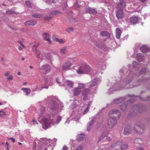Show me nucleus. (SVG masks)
<instances>
[{"instance_id":"42","label":"nucleus","mask_w":150,"mask_h":150,"mask_svg":"<svg viewBox=\"0 0 150 150\" xmlns=\"http://www.w3.org/2000/svg\"><path fill=\"white\" fill-rule=\"evenodd\" d=\"M5 115V112L3 111H0V117H4Z\"/></svg>"},{"instance_id":"38","label":"nucleus","mask_w":150,"mask_h":150,"mask_svg":"<svg viewBox=\"0 0 150 150\" xmlns=\"http://www.w3.org/2000/svg\"><path fill=\"white\" fill-rule=\"evenodd\" d=\"M74 30V29L72 27H71L68 29H67L66 30V31L67 32H68L69 33L71 31H73Z\"/></svg>"},{"instance_id":"54","label":"nucleus","mask_w":150,"mask_h":150,"mask_svg":"<svg viewBox=\"0 0 150 150\" xmlns=\"http://www.w3.org/2000/svg\"><path fill=\"white\" fill-rule=\"evenodd\" d=\"M39 45V43H38L37 44H34L33 45V47H35V49H37V47H38Z\"/></svg>"},{"instance_id":"34","label":"nucleus","mask_w":150,"mask_h":150,"mask_svg":"<svg viewBox=\"0 0 150 150\" xmlns=\"http://www.w3.org/2000/svg\"><path fill=\"white\" fill-rule=\"evenodd\" d=\"M115 124V122H108V127L111 128L113 127Z\"/></svg>"},{"instance_id":"59","label":"nucleus","mask_w":150,"mask_h":150,"mask_svg":"<svg viewBox=\"0 0 150 150\" xmlns=\"http://www.w3.org/2000/svg\"><path fill=\"white\" fill-rule=\"evenodd\" d=\"M107 140L108 141H110L111 140V139L110 137H108L107 138Z\"/></svg>"},{"instance_id":"11","label":"nucleus","mask_w":150,"mask_h":150,"mask_svg":"<svg viewBox=\"0 0 150 150\" xmlns=\"http://www.w3.org/2000/svg\"><path fill=\"white\" fill-rule=\"evenodd\" d=\"M138 18L135 16H133L130 18L129 21L131 24H135L137 23L138 22Z\"/></svg>"},{"instance_id":"55","label":"nucleus","mask_w":150,"mask_h":150,"mask_svg":"<svg viewBox=\"0 0 150 150\" xmlns=\"http://www.w3.org/2000/svg\"><path fill=\"white\" fill-rule=\"evenodd\" d=\"M56 81L59 84H61V83L59 81V78H57L56 79Z\"/></svg>"},{"instance_id":"49","label":"nucleus","mask_w":150,"mask_h":150,"mask_svg":"<svg viewBox=\"0 0 150 150\" xmlns=\"http://www.w3.org/2000/svg\"><path fill=\"white\" fill-rule=\"evenodd\" d=\"M61 117L60 116H58L57 120L56 122H59L61 120Z\"/></svg>"},{"instance_id":"32","label":"nucleus","mask_w":150,"mask_h":150,"mask_svg":"<svg viewBox=\"0 0 150 150\" xmlns=\"http://www.w3.org/2000/svg\"><path fill=\"white\" fill-rule=\"evenodd\" d=\"M52 143L51 144L50 146H48L47 147L45 148L44 150H52L53 148L52 145Z\"/></svg>"},{"instance_id":"21","label":"nucleus","mask_w":150,"mask_h":150,"mask_svg":"<svg viewBox=\"0 0 150 150\" xmlns=\"http://www.w3.org/2000/svg\"><path fill=\"white\" fill-rule=\"evenodd\" d=\"M96 84V80H94L91 81V83H88L87 85L90 88L92 87L95 86Z\"/></svg>"},{"instance_id":"13","label":"nucleus","mask_w":150,"mask_h":150,"mask_svg":"<svg viewBox=\"0 0 150 150\" xmlns=\"http://www.w3.org/2000/svg\"><path fill=\"white\" fill-rule=\"evenodd\" d=\"M44 39L49 44H51L52 42L50 38V35L49 34L47 33H43L42 34Z\"/></svg>"},{"instance_id":"45","label":"nucleus","mask_w":150,"mask_h":150,"mask_svg":"<svg viewBox=\"0 0 150 150\" xmlns=\"http://www.w3.org/2000/svg\"><path fill=\"white\" fill-rule=\"evenodd\" d=\"M89 105H88L87 107L84 111V114H86V113L89 111Z\"/></svg>"},{"instance_id":"53","label":"nucleus","mask_w":150,"mask_h":150,"mask_svg":"<svg viewBox=\"0 0 150 150\" xmlns=\"http://www.w3.org/2000/svg\"><path fill=\"white\" fill-rule=\"evenodd\" d=\"M138 107H139L137 105H134L132 107V108L133 109H135L136 110H137L138 108Z\"/></svg>"},{"instance_id":"35","label":"nucleus","mask_w":150,"mask_h":150,"mask_svg":"<svg viewBox=\"0 0 150 150\" xmlns=\"http://www.w3.org/2000/svg\"><path fill=\"white\" fill-rule=\"evenodd\" d=\"M26 6L29 8H31L32 7L31 4L30 2L28 1H25V2Z\"/></svg>"},{"instance_id":"62","label":"nucleus","mask_w":150,"mask_h":150,"mask_svg":"<svg viewBox=\"0 0 150 150\" xmlns=\"http://www.w3.org/2000/svg\"><path fill=\"white\" fill-rule=\"evenodd\" d=\"M87 130L88 131H89L90 129V128H89V127L88 126L87 127Z\"/></svg>"},{"instance_id":"10","label":"nucleus","mask_w":150,"mask_h":150,"mask_svg":"<svg viewBox=\"0 0 150 150\" xmlns=\"http://www.w3.org/2000/svg\"><path fill=\"white\" fill-rule=\"evenodd\" d=\"M37 23V21L34 20H31L26 21L25 23V25L27 26H33Z\"/></svg>"},{"instance_id":"20","label":"nucleus","mask_w":150,"mask_h":150,"mask_svg":"<svg viewBox=\"0 0 150 150\" xmlns=\"http://www.w3.org/2000/svg\"><path fill=\"white\" fill-rule=\"evenodd\" d=\"M68 52L67 47H64L62 48L60 50V52L62 54H65Z\"/></svg>"},{"instance_id":"33","label":"nucleus","mask_w":150,"mask_h":150,"mask_svg":"<svg viewBox=\"0 0 150 150\" xmlns=\"http://www.w3.org/2000/svg\"><path fill=\"white\" fill-rule=\"evenodd\" d=\"M55 40L56 42H58L60 43L63 44L65 42V41L63 40L62 39H59L56 38H55Z\"/></svg>"},{"instance_id":"7","label":"nucleus","mask_w":150,"mask_h":150,"mask_svg":"<svg viewBox=\"0 0 150 150\" xmlns=\"http://www.w3.org/2000/svg\"><path fill=\"white\" fill-rule=\"evenodd\" d=\"M72 65V64L70 62H66L63 64L62 69L63 70H67Z\"/></svg>"},{"instance_id":"25","label":"nucleus","mask_w":150,"mask_h":150,"mask_svg":"<svg viewBox=\"0 0 150 150\" xmlns=\"http://www.w3.org/2000/svg\"><path fill=\"white\" fill-rule=\"evenodd\" d=\"M85 137V135L84 134H81L78 135L77 140L78 141L82 140Z\"/></svg>"},{"instance_id":"19","label":"nucleus","mask_w":150,"mask_h":150,"mask_svg":"<svg viewBox=\"0 0 150 150\" xmlns=\"http://www.w3.org/2000/svg\"><path fill=\"white\" fill-rule=\"evenodd\" d=\"M81 90L78 88L77 87L74 89V94L75 96H78L81 92Z\"/></svg>"},{"instance_id":"22","label":"nucleus","mask_w":150,"mask_h":150,"mask_svg":"<svg viewBox=\"0 0 150 150\" xmlns=\"http://www.w3.org/2000/svg\"><path fill=\"white\" fill-rule=\"evenodd\" d=\"M90 90L88 88H86L82 91L81 95L82 96H86L89 93Z\"/></svg>"},{"instance_id":"2","label":"nucleus","mask_w":150,"mask_h":150,"mask_svg":"<svg viewBox=\"0 0 150 150\" xmlns=\"http://www.w3.org/2000/svg\"><path fill=\"white\" fill-rule=\"evenodd\" d=\"M144 127L140 125L138 122H136L133 127V129L136 133L139 135L142 134L144 133Z\"/></svg>"},{"instance_id":"56","label":"nucleus","mask_w":150,"mask_h":150,"mask_svg":"<svg viewBox=\"0 0 150 150\" xmlns=\"http://www.w3.org/2000/svg\"><path fill=\"white\" fill-rule=\"evenodd\" d=\"M10 139H11L12 142H13V143H14L15 142V139L13 138H10Z\"/></svg>"},{"instance_id":"30","label":"nucleus","mask_w":150,"mask_h":150,"mask_svg":"<svg viewBox=\"0 0 150 150\" xmlns=\"http://www.w3.org/2000/svg\"><path fill=\"white\" fill-rule=\"evenodd\" d=\"M35 52L36 54V57L37 58H40V52L39 51H38L37 49L35 50Z\"/></svg>"},{"instance_id":"43","label":"nucleus","mask_w":150,"mask_h":150,"mask_svg":"<svg viewBox=\"0 0 150 150\" xmlns=\"http://www.w3.org/2000/svg\"><path fill=\"white\" fill-rule=\"evenodd\" d=\"M51 140L50 139H48L46 140L45 141V144L46 145H47L49 143H50L51 142Z\"/></svg>"},{"instance_id":"1","label":"nucleus","mask_w":150,"mask_h":150,"mask_svg":"<svg viewBox=\"0 0 150 150\" xmlns=\"http://www.w3.org/2000/svg\"><path fill=\"white\" fill-rule=\"evenodd\" d=\"M109 116L110 118L109 119L108 122L110 121L112 122H115L117 121V120L119 119L120 115V113L119 110H113L109 112Z\"/></svg>"},{"instance_id":"16","label":"nucleus","mask_w":150,"mask_h":150,"mask_svg":"<svg viewBox=\"0 0 150 150\" xmlns=\"http://www.w3.org/2000/svg\"><path fill=\"white\" fill-rule=\"evenodd\" d=\"M125 100V98H121L117 99H115L114 100V102L115 103L119 104L121 102Z\"/></svg>"},{"instance_id":"57","label":"nucleus","mask_w":150,"mask_h":150,"mask_svg":"<svg viewBox=\"0 0 150 150\" xmlns=\"http://www.w3.org/2000/svg\"><path fill=\"white\" fill-rule=\"evenodd\" d=\"M137 150H144V149L141 147H138L137 149Z\"/></svg>"},{"instance_id":"44","label":"nucleus","mask_w":150,"mask_h":150,"mask_svg":"<svg viewBox=\"0 0 150 150\" xmlns=\"http://www.w3.org/2000/svg\"><path fill=\"white\" fill-rule=\"evenodd\" d=\"M76 150H83V147L81 146H79Z\"/></svg>"},{"instance_id":"47","label":"nucleus","mask_w":150,"mask_h":150,"mask_svg":"<svg viewBox=\"0 0 150 150\" xmlns=\"http://www.w3.org/2000/svg\"><path fill=\"white\" fill-rule=\"evenodd\" d=\"M18 43L23 47H25V46L23 44L22 42L20 41H18Z\"/></svg>"},{"instance_id":"41","label":"nucleus","mask_w":150,"mask_h":150,"mask_svg":"<svg viewBox=\"0 0 150 150\" xmlns=\"http://www.w3.org/2000/svg\"><path fill=\"white\" fill-rule=\"evenodd\" d=\"M126 106L124 105H122L120 107V108L121 110H122L123 111H125L126 110Z\"/></svg>"},{"instance_id":"64","label":"nucleus","mask_w":150,"mask_h":150,"mask_svg":"<svg viewBox=\"0 0 150 150\" xmlns=\"http://www.w3.org/2000/svg\"><path fill=\"white\" fill-rule=\"evenodd\" d=\"M6 145L7 146H8V142H6Z\"/></svg>"},{"instance_id":"14","label":"nucleus","mask_w":150,"mask_h":150,"mask_svg":"<svg viewBox=\"0 0 150 150\" xmlns=\"http://www.w3.org/2000/svg\"><path fill=\"white\" fill-rule=\"evenodd\" d=\"M131 141L139 145L142 142L141 139L137 138L136 139H131Z\"/></svg>"},{"instance_id":"29","label":"nucleus","mask_w":150,"mask_h":150,"mask_svg":"<svg viewBox=\"0 0 150 150\" xmlns=\"http://www.w3.org/2000/svg\"><path fill=\"white\" fill-rule=\"evenodd\" d=\"M128 146V145L127 144H122L120 146V148L122 150L126 149Z\"/></svg>"},{"instance_id":"26","label":"nucleus","mask_w":150,"mask_h":150,"mask_svg":"<svg viewBox=\"0 0 150 150\" xmlns=\"http://www.w3.org/2000/svg\"><path fill=\"white\" fill-rule=\"evenodd\" d=\"M125 2L124 1H122L118 4L117 6L119 7L120 6L122 8H124L125 6Z\"/></svg>"},{"instance_id":"48","label":"nucleus","mask_w":150,"mask_h":150,"mask_svg":"<svg viewBox=\"0 0 150 150\" xmlns=\"http://www.w3.org/2000/svg\"><path fill=\"white\" fill-rule=\"evenodd\" d=\"M118 143H119V142H115L114 143L111 145V147H115V146H116V145Z\"/></svg>"},{"instance_id":"12","label":"nucleus","mask_w":150,"mask_h":150,"mask_svg":"<svg viewBox=\"0 0 150 150\" xmlns=\"http://www.w3.org/2000/svg\"><path fill=\"white\" fill-rule=\"evenodd\" d=\"M140 50L141 51L144 53H146L150 51V48L145 45L142 46L140 48Z\"/></svg>"},{"instance_id":"63","label":"nucleus","mask_w":150,"mask_h":150,"mask_svg":"<svg viewBox=\"0 0 150 150\" xmlns=\"http://www.w3.org/2000/svg\"><path fill=\"white\" fill-rule=\"evenodd\" d=\"M17 74L18 75H20L21 74V73L20 72H18Z\"/></svg>"},{"instance_id":"58","label":"nucleus","mask_w":150,"mask_h":150,"mask_svg":"<svg viewBox=\"0 0 150 150\" xmlns=\"http://www.w3.org/2000/svg\"><path fill=\"white\" fill-rule=\"evenodd\" d=\"M18 49L19 50L21 51L22 49V48L20 46H19V47H18Z\"/></svg>"},{"instance_id":"36","label":"nucleus","mask_w":150,"mask_h":150,"mask_svg":"<svg viewBox=\"0 0 150 150\" xmlns=\"http://www.w3.org/2000/svg\"><path fill=\"white\" fill-rule=\"evenodd\" d=\"M14 11L11 10H8L6 11V13L9 14H12L14 13Z\"/></svg>"},{"instance_id":"60","label":"nucleus","mask_w":150,"mask_h":150,"mask_svg":"<svg viewBox=\"0 0 150 150\" xmlns=\"http://www.w3.org/2000/svg\"><path fill=\"white\" fill-rule=\"evenodd\" d=\"M141 2L142 3L144 2H145L146 0H140Z\"/></svg>"},{"instance_id":"24","label":"nucleus","mask_w":150,"mask_h":150,"mask_svg":"<svg viewBox=\"0 0 150 150\" xmlns=\"http://www.w3.org/2000/svg\"><path fill=\"white\" fill-rule=\"evenodd\" d=\"M32 16L34 18H39L42 17V15L40 13H36L32 14Z\"/></svg>"},{"instance_id":"23","label":"nucleus","mask_w":150,"mask_h":150,"mask_svg":"<svg viewBox=\"0 0 150 150\" xmlns=\"http://www.w3.org/2000/svg\"><path fill=\"white\" fill-rule=\"evenodd\" d=\"M21 90L26 93L27 96L30 94L31 91V90L29 88H21Z\"/></svg>"},{"instance_id":"39","label":"nucleus","mask_w":150,"mask_h":150,"mask_svg":"<svg viewBox=\"0 0 150 150\" xmlns=\"http://www.w3.org/2000/svg\"><path fill=\"white\" fill-rule=\"evenodd\" d=\"M109 133V132L108 131H106L102 133L101 135H103L104 137H105V136H107Z\"/></svg>"},{"instance_id":"46","label":"nucleus","mask_w":150,"mask_h":150,"mask_svg":"<svg viewBox=\"0 0 150 150\" xmlns=\"http://www.w3.org/2000/svg\"><path fill=\"white\" fill-rule=\"evenodd\" d=\"M103 135H101L100 137H99L98 140V142L101 141V140L105 137H104V136Z\"/></svg>"},{"instance_id":"18","label":"nucleus","mask_w":150,"mask_h":150,"mask_svg":"<svg viewBox=\"0 0 150 150\" xmlns=\"http://www.w3.org/2000/svg\"><path fill=\"white\" fill-rule=\"evenodd\" d=\"M100 35L103 37H110V34L108 31H103L100 33Z\"/></svg>"},{"instance_id":"50","label":"nucleus","mask_w":150,"mask_h":150,"mask_svg":"<svg viewBox=\"0 0 150 150\" xmlns=\"http://www.w3.org/2000/svg\"><path fill=\"white\" fill-rule=\"evenodd\" d=\"M133 66L134 67H135V66L137 65V63L136 61H134L133 62Z\"/></svg>"},{"instance_id":"52","label":"nucleus","mask_w":150,"mask_h":150,"mask_svg":"<svg viewBox=\"0 0 150 150\" xmlns=\"http://www.w3.org/2000/svg\"><path fill=\"white\" fill-rule=\"evenodd\" d=\"M68 147L65 146H63L62 150H68Z\"/></svg>"},{"instance_id":"31","label":"nucleus","mask_w":150,"mask_h":150,"mask_svg":"<svg viewBox=\"0 0 150 150\" xmlns=\"http://www.w3.org/2000/svg\"><path fill=\"white\" fill-rule=\"evenodd\" d=\"M86 86L85 84L83 83H80L79 84V86L77 87L80 90L81 89H83L86 87Z\"/></svg>"},{"instance_id":"3","label":"nucleus","mask_w":150,"mask_h":150,"mask_svg":"<svg viewBox=\"0 0 150 150\" xmlns=\"http://www.w3.org/2000/svg\"><path fill=\"white\" fill-rule=\"evenodd\" d=\"M91 70V67L89 66L84 65L78 69L77 72L80 74H86L90 72Z\"/></svg>"},{"instance_id":"28","label":"nucleus","mask_w":150,"mask_h":150,"mask_svg":"<svg viewBox=\"0 0 150 150\" xmlns=\"http://www.w3.org/2000/svg\"><path fill=\"white\" fill-rule=\"evenodd\" d=\"M52 16L51 15V14L50 13V15L45 16H44V18L45 20H49L53 18Z\"/></svg>"},{"instance_id":"27","label":"nucleus","mask_w":150,"mask_h":150,"mask_svg":"<svg viewBox=\"0 0 150 150\" xmlns=\"http://www.w3.org/2000/svg\"><path fill=\"white\" fill-rule=\"evenodd\" d=\"M61 12H59V11L57 10H54L52 11L50 13L52 16H53L57 15H58L59 13H61Z\"/></svg>"},{"instance_id":"40","label":"nucleus","mask_w":150,"mask_h":150,"mask_svg":"<svg viewBox=\"0 0 150 150\" xmlns=\"http://www.w3.org/2000/svg\"><path fill=\"white\" fill-rule=\"evenodd\" d=\"M146 71V68H144L143 69H142L140 72V74L141 75H142L143 74L145 73V71Z\"/></svg>"},{"instance_id":"17","label":"nucleus","mask_w":150,"mask_h":150,"mask_svg":"<svg viewBox=\"0 0 150 150\" xmlns=\"http://www.w3.org/2000/svg\"><path fill=\"white\" fill-rule=\"evenodd\" d=\"M121 31L119 28H117L116 30V35L118 39H120L121 35Z\"/></svg>"},{"instance_id":"37","label":"nucleus","mask_w":150,"mask_h":150,"mask_svg":"<svg viewBox=\"0 0 150 150\" xmlns=\"http://www.w3.org/2000/svg\"><path fill=\"white\" fill-rule=\"evenodd\" d=\"M13 76L12 75H10L7 77V79L8 81H11L13 80Z\"/></svg>"},{"instance_id":"5","label":"nucleus","mask_w":150,"mask_h":150,"mask_svg":"<svg viewBox=\"0 0 150 150\" xmlns=\"http://www.w3.org/2000/svg\"><path fill=\"white\" fill-rule=\"evenodd\" d=\"M132 132V128L129 125H126L124 129L123 134L125 135H128Z\"/></svg>"},{"instance_id":"9","label":"nucleus","mask_w":150,"mask_h":150,"mask_svg":"<svg viewBox=\"0 0 150 150\" xmlns=\"http://www.w3.org/2000/svg\"><path fill=\"white\" fill-rule=\"evenodd\" d=\"M85 10L86 12L90 14L96 15L97 13L95 9L93 8L89 7L86 8L85 9Z\"/></svg>"},{"instance_id":"4","label":"nucleus","mask_w":150,"mask_h":150,"mask_svg":"<svg viewBox=\"0 0 150 150\" xmlns=\"http://www.w3.org/2000/svg\"><path fill=\"white\" fill-rule=\"evenodd\" d=\"M40 69L42 71L44 74H45L50 71L51 67L48 64H46L42 66L40 68Z\"/></svg>"},{"instance_id":"8","label":"nucleus","mask_w":150,"mask_h":150,"mask_svg":"<svg viewBox=\"0 0 150 150\" xmlns=\"http://www.w3.org/2000/svg\"><path fill=\"white\" fill-rule=\"evenodd\" d=\"M116 15L119 20L122 19L124 16V13L122 10L120 9L117 12Z\"/></svg>"},{"instance_id":"61","label":"nucleus","mask_w":150,"mask_h":150,"mask_svg":"<svg viewBox=\"0 0 150 150\" xmlns=\"http://www.w3.org/2000/svg\"><path fill=\"white\" fill-rule=\"evenodd\" d=\"M74 22H76L77 21L76 20L75 18H74L72 20Z\"/></svg>"},{"instance_id":"15","label":"nucleus","mask_w":150,"mask_h":150,"mask_svg":"<svg viewBox=\"0 0 150 150\" xmlns=\"http://www.w3.org/2000/svg\"><path fill=\"white\" fill-rule=\"evenodd\" d=\"M42 127L44 129H46L47 128H49L51 124V122H42Z\"/></svg>"},{"instance_id":"6","label":"nucleus","mask_w":150,"mask_h":150,"mask_svg":"<svg viewBox=\"0 0 150 150\" xmlns=\"http://www.w3.org/2000/svg\"><path fill=\"white\" fill-rule=\"evenodd\" d=\"M74 83L71 81H66L64 83V85L66 87V88H71L73 87Z\"/></svg>"},{"instance_id":"51","label":"nucleus","mask_w":150,"mask_h":150,"mask_svg":"<svg viewBox=\"0 0 150 150\" xmlns=\"http://www.w3.org/2000/svg\"><path fill=\"white\" fill-rule=\"evenodd\" d=\"M10 74V72H7L5 73L4 74V76L5 77H7L9 74Z\"/></svg>"}]
</instances>
